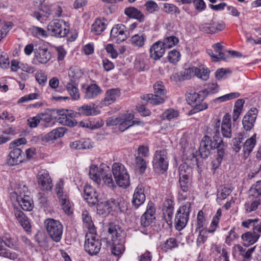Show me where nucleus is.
Segmentation results:
<instances>
[{
    "mask_svg": "<svg viewBox=\"0 0 261 261\" xmlns=\"http://www.w3.org/2000/svg\"><path fill=\"white\" fill-rule=\"evenodd\" d=\"M89 175L90 178L98 186L100 184L101 178L108 187L112 189L116 187L109 168L106 165H101L99 167L95 165H91Z\"/></svg>",
    "mask_w": 261,
    "mask_h": 261,
    "instance_id": "f257e3e1",
    "label": "nucleus"
},
{
    "mask_svg": "<svg viewBox=\"0 0 261 261\" xmlns=\"http://www.w3.org/2000/svg\"><path fill=\"white\" fill-rule=\"evenodd\" d=\"M108 232L113 241L112 253L116 256L121 255L124 251L125 248L123 241L121 239L122 230L121 228L114 224H110Z\"/></svg>",
    "mask_w": 261,
    "mask_h": 261,
    "instance_id": "f03ea898",
    "label": "nucleus"
},
{
    "mask_svg": "<svg viewBox=\"0 0 261 261\" xmlns=\"http://www.w3.org/2000/svg\"><path fill=\"white\" fill-rule=\"evenodd\" d=\"M154 94H147L141 98L151 104L158 105L164 102L166 98L165 88L162 82H156L153 85Z\"/></svg>",
    "mask_w": 261,
    "mask_h": 261,
    "instance_id": "7ed1b4c3",
    "label": "nucleus"
},
{
    "mask_svg": "<svg viewBox=\"0 0 261 261\" xmlns=\"http://www.w3.org/2000/svg\"><path fill=\"white\" fill-rule=\"evenodd\" d=\"M215 124L213 126L214 130L213 132H208V134L213 136V139L215 141V144L213 146L214 148L217 149L216 158L222 161L226 155L227 146L224 143L222 139L220 137L219 132L220 121L217 119L215 120Z\"/></svg>",
    "mask_w": 261,
    "mask_h": 261,
    "instance_id": "20e7f679",
    "label": "nucleus"
},
{
    "mask_svg": "<svg viewBox=\"0 0 261 261\" xmlns=\"http://www.w3.org/2000/svg\"><path fill=\"white\" fill-rule=\"evenodd\" d=\"M44 225L50 238L56 242H59L62 237L63 226L62 223L54 219H47Z\"/></svg>",
    "mask_w": 261,
    "mask_h": 261,
    "instance_id": "39448f33",
    "label": "nucleus"
},
{
    "mask_svg": "<svg viewBox=\"0 0 261 261\" xmlns=\"http://www.w3.org/2000/svg\"><path fill=\"white\" fill-rule=\"evenodd\" d=\"M112 172L115 181L119 187L127 188L129 186V176L124 165L119 163H115L112 167Z\"/></svg>",
    "mask_w": 261,
    "mask_h": 261,
    "instance_id": "423d86ee",
    "label": "nucleus"
},
{
    "mask_svg": "<svg viewBox=\"0 0 261 261\" xmlns=\"http://www.w3.org/2000/svg\"><path fill=\"white\" fill-rule=\"evenodd\" d=\"M152 166L156 173H163L167 170L168 159L166 150L163 149L155 151L152 160Z\"/></svg>",
    "mask_w": 261,
    "mask_h": 261,
    "instance_id": "0eeeda50",
    "label": "nucleus"
},
{
    "mask_svg": "<svg viewBox=\"0 0 261 261\" xmlns=\"http://www.w3.org/2000/svg\"><path fill=\"white\" fill-rule=\"evenodd\" d=\"M16 201L22 210L26 211L32 210L34 204L31 197L29 195V192L26 186L19 187L15 192Z\"/></svg>",
    "mask_w": 261,
    "mask_h": 261,
    "instance_id": "6e6552de",
    "label": "nucleus"
},
{
    "mask_svg": "<svg viewBox=\"0 0 261 261\" xmlns=\"http://www.w3.org/2000/svg\"><path fill=\"white\" fill-rule=\"evenodd\" d=\"M47 29L52 36L64 37L69 33V26L67 22L63 20L55 19L48 24Z\"/></svg>",
    "mask_w": 261,
    "mask_h": 261,
    "instance_id": "1a4fd4ad",
    "label": "nucleus"
},
{
    "mask_svg": "<svg viewBox=\"0 0 261 261\" xmlns=\"http://www.w3.org/2000/svg\"><path fill=\"white\" fill-rule=\"evenodd\" d=\"M101 242L95 232H89L85 236L84 248L85 251L90 255H95L99 252L101 248Z\"/></svg>",
    "mask_w": 261,
    "mask_h": 261,
    "instance_id": "9d476101",
    "label": "nucleus"
},
{
    "mask_svg": "<svg viewBox=\"0 0 261 261\" xmlns=\"http://www.w3.org/2000/svg\"><path fill=\"white\" fill-rule=\"evenodd\" d=\"M191 211V203L189 202L178 208L175 218L176 229L180 230L186 226Z\"/></svg>",
    "mask_w": 261,
    "mask_h": 261,
    "instance_id": "9b49d317",
    "label": "nucleus"
},
{
    "mask_svg": "<svg viewBox=\"0 0 261 261\" xmlns=\"http://www.w3.org/2000/svg\"><path fill=\"white\" fill-rule=\"evenodd\" d=\"M193 75L202 80L206 81L209 78L210 71L204 65H200L196 67L188 68L184 71L183 79H189Z\"/></svg>",
    "mask_w": 261,
    "mask_h": 261,
    "instance_id": "f8f14e48",
    "label": "nucleus"
},
{
    "mask_svg": "<svg viewBox=\"0 0 261 261\" xmlns=\"http://www.w3.org/2000/svg\"><path fill=\"white\" fill-rule=\"evenodd\" d=\"M217 119H215L213 122V124L212 125L211 127H210L207 130V133L208 132H213L214 130V125L215 124V120ZM218 120V119H217ZM220 121V125L221 124V133L223 137L226 138H231L232 137V129H231V115L228 114H225L223 118L222 123H221Z\"/></svg>",
    "mask_w": 261,
    "mask_h": 261,
    "instance_id": "ddd939ff",
    "label": "nucleus"
},
{
    "mask_svg": "<svg viewBox=\"0 0 261 261\" xmlns=\"http://www.w3.org/2000/svg\"><path fill=\"white\" fill-rule=\"evenodd\" d=\"M127 37L128 33L124 25L118 24L112 29L110 38L113 42L119 43L125 41Z\"/></svg>",
    "mask_w": 261,
    "mask_h": 261,
    "instance_id": "4468645a",
    "label": "nucleus"
},
{
    "mask_svg": "<svg viewBox=\"0 0 261 261\" xmlns=\"http://www.w3.org/2000/svg\"><path fill=\"white\" fill-rule=\"evenodd\" d=\"M121 92L119 88L109 89L106 91L103 99L99 103V107H108L114 103L120 96Z\"/></svg>",
    "mask_w": 261,
    "mask_h": 261,
    "instance_id": "2eb2a0df",
    "label": "nucleus"
},
{
    "mask_svg": "<svg viewBox=\"0 0 261 261\" xmlns=\"http://www.w3.org/2000/svg\"><path fill=\"white\" fill-rule=\"evenodd\" d=\"M38 185L43 191H50L53 188L52 180L48 171L42 169L39 171L37 175Z\"/></svg>",
    "mask_w": 261,
    "mask_h": 261,
    "instance_id": "dca6fc26",
    "label": "nucleus"
},
{
    "mask_svg": "<svg viewBox=\"0 0 261 261\" xmlns=\"http://www.w3.org/2000/svg\"><path fill=\"white\" fill-rule=\"evenodd\" d=\"M24 160L22 150L19 148H14L7 155L6 163L9 166H14L22 163Z\"/></svg>",
    "mask_w": 261,
    "mask_h": 261,
    "instance_id": "f3484780",
    "label": "nucleus"
},
{
    "mask_svg": "<svg viewBox=\"0 0 261 261\" xmlns=\"http://www.w3.org/2000/svg\"><path fill=\"white\" fill-rule=\"evenodd\" d=\"M225 27V24L222 21H211L208 23H201L199 25V29L201 31L206 33L214 34L223 30Z\"/></svg>",
    "mask_w": 261,
    "mask_h": 261,
    "instance_id": "a211bd4d",
    "label": "nucleus"
},
{
    "mask_svg": "<svg viewBox=\"0 0 261 261\" xmlns=\"http://www.w3.org/2000/svg\"><path fill=\"white\" fill-rule=\"evenodd\" d=\"M120 130L124 132L130 127L141 123L137 120H134V115L132 113H124L120 115Z\"/></svg>",
    "mask_w": 261,
    "mask_h": 261,
    "instance_id": "6ab92c4d",
    "label": "nucleus"
},
{
    "mask_svg": "<svg viewBox=\"0 0 261 261\" xmlns=\"http://www.w3.org/2000/svg\"><path fill=\"white\" fill-rule=\"evenodd\" d=\"M215 141L212 140L210 137L205 136L202 139L199 149L201 156L203 158H206L210 153L211 149H214Z\"/></svg>",
    "mask_w": 261,
    "mask_h": 261,
    "instance_id": "aec40b11",
    "label": "nucleus"
},
{
    "mask_svg": "<svg viewBox=\"0 0 261 261\" xmlns=\"http://www.w3.org/2000/svg\"><path fill=\"white\" fill-rule=\"evenodd\" d=\"M257 114V110L251 109L244 116L242 120L244 129L246 131L250 130L254 126Z\"/></svg>",
    "mask_w": 261,
    "mask_h": 261,
    "instance_id": "412c9836",
    "label": "nucleus"
},
{
    "mask_svg": "<svg viewBox=\"0 0 261 261\" xmlns=\"http://www.w3.org/2000/svg\"><path fill=\"white\" fill-rule=\"evenodd\" d=\"M73 114L67 110H62L59 113L58 122L64 125L70 127L74 126L76 124V120L72 116Z\"/></svg>",
    "mask_w": 261,
    "mask_h": 261,
    "instance_id": "4be33fe9",
    "label": "nucleus"
},
{
    "mask_svg": "<svg viewBox=\"0 0 261 261\" xmlns=\"http://www.w3.org/2000/svg\"><path fill=\"white\" fill-rule=\"evenodd\" d=\"M165 47L161 41L154 43L150 47V57L154 60H158L163 57L165 53Z\"/></svg>",
    "mask_w": 261,
    "mask_h": 261,
    "instance_id": "5701e85b",
    "label": "nucleus"
},
{
    "mask_svg": "<svg viewBox=\"0 0 261 261\" xmlns=\"http://www.w3.org/2000/svg\"><path fill=\"white\" fill-rule=\"evenodd\" d=\"M84 196L87 202L91 205H94L98 202V194L90 185L85 186Z\"/></svg>",
    "mask_w": 261,
    "mask_h": 261,
    "instance_id": "b1692460",
    "label": "nucleus"
},
{
    "mask_svg": "<svg viewBox=\"0 0 261 261\" xmlns=\"http://www.w3.org/2000/svg\"><path fill=\"white\" fill-rule=\"evenodd\" d=\"M63 84L65 87L72 100H78L80 99L81 95L77 85L75 82H68L64 79L63 81Z\"/></svg>",
    "mask_w": 261,
    "mask_h": 261,
    "instance_id": "393cba45",
    "label": "nucleus"
},
{
    "mask_svg": "<svg viewBox=\"0 0 261 261\" xmlns=\"http://www.w3.org/2000/svg\"><path fill=\"white\" fill-rule=\"evenodd\" d=\"M145 200V196L144 194V186L142 185H139L135 189L133 195V204L136 208H138L144 202Z\"/></svg>",
    "mask_w": 261,
    "mask_h": 261,
    "instance_id": "a878e982",
    "label": "nucleus"
},
{
    "mask_svg": "<svg viewBox=\"0 0 261 261\" xmlns=\"http://www.w3.org/2000/svg\"><path fill=\"white\" fill-rule=\"evenodd\" d=\"M37 60L41 64L46 63L51 59V54L48 49L43 46H39L35 51Z\"/></svg>",
    "mask_w": 261,
    "mask_h": 261,
    "instance_id": "bb28decb",
    "label": "nucleus"
},
{
    "mask_svg": "<svg viewBox=\"0 0 261 261\" xmlns=\"http://www.w3.org/2000/svg\"><path fill=\"white\" fill-rule=\"evenodd\" d=\"M64 127H58L42 136L43 142L47 143L63 137L65 133Z\"/></svg>",
    "mask_w": 261,
    "mask_h": 261,
    "instance_id": "cd10ccee",
    "label": "nucleus"
},
{
    "mask_svg": "<svg viewBox=\"0 0 261 261\" xmlns=\"http://www.w3.org/2000/svg\"><path fill=\"white\" fill-rule=\"evenodd\" d=\"M214 51L212 50H208L207 54L211 57L213 61H217L218 59L225 60L226 57L223 53V46L221 43H217L213 45Z\"/></svg>",
    "mask_w": 261,
    "mask_h": 261,
    "instance_id": "c85d7f7f",
    "label": "nucleus"
},
{
    "mask_svg": "<svg viewBox=\"0 0 261 261\" xmlns=\"http://www.w3.org/2000/svg\"><path fill=\"white\" fill-rule=\"evenodd\" d=\"M14 215L24 230L28 232H31V226L30 221L24 213L18 208H15Z\"/></svg>",
    "mask_w": 261,
    "mask_h": 261,
    "instance_id": "c756f323",
    "label": "nucleus"
},
{
    "mask_svg": "<svg viewBox=\"0 0 261 261\" xmlns=\"http://www.w3.org/2000/svg\"><path fill=\"white\" fill-rule=\"evenodd\" d=\"M77 110L81 115L86 116H95L100 113V111L94 104L84 105L78 108Z\"/></svg>",
    "mask_w": 261,
    "mask_h": 261,
    "instance_id": "7c9ffc66",
    "label": "nucleus"
},
{
    "mask_svg": "<svg viewBox=\"0 0 261 261\" xmlns=\"http://www.w3.org/2000/svg\"><path fill=\"white\" fill-rule=\"evenodd\" d=\"M102 92V90L99 86L96 84H91L86 88L84 97L87 99H94Z\"/></svg>",
    "mask_w": 261,
    "mask_h": 261,
    "instance_id": "2f4dec72",
    "label": "nucleus"
},
{
    "mask_svg": "<svg viewBox=\"0 0 261 261\" xmlns=\"http://www.w3.org/2000/svg\"><path fill=\"white\" fill-rule=\"evenodd\" d=\"M124 14L129 18L138 20L139 22H143L145 20V15L138 9L130 7L124 9Z\"/></svg>",
    "mask_w": 261,
    "mask_h": 261,
    "instance_id": "473e14b6",
    "label": "nucleus"
},
{
    "mask_svg": "<svg viewBox=\"0 0 261 261\" xmlns=\"http://www.w3.org/2000/svg\"><path fill=\"white\" fill-rule=\"evenodd\" d=\"M259 237V234L250 231L243 234L241 236L243 245L245 246H249L254 244Z\"/></svg>",
    "mask_w": 261,
    "mask_h": 261,
    "instance_id": "72a5a7b5",
    "label": "nucleus"
},
{
    "mask_svg": "<svg viewBox=\"0 0 261 261\" xmlns=\"http://www.w3.org/2000/svg\"><path fill=\"white\" fill-rule=\"evenodd\" d=\"M208 93V91L206 90H203L199 92L190 93L188 96V98L189 100L195 105L196 103L200 102L201 101L204 100Z\"/></svg>",
    "mask_w": 261,
    "mask_h": 261,
    "instance_id": "f704fd0d",
    "label": "nucleus"
},
{
    "mask_svg": "<svg viewBox=\"0 0 261 261\" xmlns=\"http://www.w3.org/2000/svg\"><path fill=\"white\" fill-rule=\"evenodd\" d=\"M256 135L254 134L243 144V150L245 156L248 155L255 147L256 143Z\"/></svg>",
    "mask_w": 261,
    "mask_h": 261,
    "instance_id": "c9c22d12",
    "label": "nucleus"
},
{
    "mask_svg": "<svg viewBox=\"0 0 261 261\" xmlns=\"http://www.w3.org/2000/svg\"><path fill=\"white\" fill-rule=\"evenodd\" d=\"M106 20L97 19L92 25L91 31L96 35L100 34L106 28Z\"/></svg>",
    "mask_w": 261,
    "mask_h": 261,
    "instance_id": "e433bc0d",
    "label": "nucleus"
},
{
    "mask_svg": "<svg viewBox=\"0 0 261 261\" xmlns=\"http://www.w3.org/2000/svg\"><path fill=\"white\" fill-rule=\"evenodd\" d=\"M146 39L147 36L145 34H137L131 37L130 43L135 47H142L144 46Z\"/></svg>",
    "mask_w": 261,
    "mask_h": 261,
    "instance_id": "4c0bfd02",
    "label": "nucleus"
},
{
    "mask_svg": "<svg viewBox=\"0 0 261 261\" xmlns=\"http://www.w3.org/2000/svg\"><path fill=\"white\" fill-rule=\"evenodd\" d=\"M108 201L111 211H120L122 212L125 208V202L123 200L119 199L115 200L113 198H111Z\"/></svg>",
    "mask_w": 261,
    "mask_h": 261,
    "instance_id": "58836bf2",
    "label": "nucleus"
},
{
    "mask_svg": "<svg viewBox=\"0 0 261 261\" xmlns=\"http://www.w3.org/2000/svg\"><path fill=\"white\" fill-rule=\"evenodd\" d=\"M82 219L84 226L89 230V232H95V228L91 216L87 211L82 212Z\"/></svg>",
    "mask_w": 261,
    "mask_h": 261,
    "instance_id": "ea45409f",
    "label": "nucleus"
},
{
    "mask_svg": "<svg viewBox=\"0 0 261 261\" xmlns=\"http://www.w3.org/2000/svg\"><path fill=\"white\" fill-rule=\"evenodd\" d=\"M62 208L64 213L67 215H70L73 213V203L70 201L69 196L59 200Z\"/></svg>",
    "mask_w": 261,
    "mask_h": 261,
    "instance_id": "a19ab883",
    "label": "nucleus"
},
{
    "mask_svg": "<svg viewBox=\"0 0 261 261\" xmlns=\"http://www.w3.org/2000/svg\"><path fill=\"white\" fill-rule=\"evenodd\" d=\"M247 136L244 132L238 134L237 137L232 140V149L236 152H238L242 147V141Z\"/></svg>",
    "mask_w": 261,
    "mask_h": 261,
    "instance_id": "79ce46f5",
    "label": "nucleus"
},
{
    "mask_svg": "<svg viewBox=\"0 0 261 261\" xmlns=\"http://www.w3.org/2000/svg\"><path fill=\"white\" fill-rule=\"evenodd\" d=\"M68 74V80L66 78H65V79L68 82H73L75 83L76 80L81 76L82 73L78 67L74 66L71 67L69 68Z\"/></svg>",
    "mask_w": 261,
    "mask_h": 261,
    "instance_id": "37998d69",
    "label": "nucleus"
},
{
    "mask_svg": "<svg viewBox=\"0 0 261 261\" xmlns=\"http://www.w3.org/2000/svg\"><path fill=\"white\" fill-rule=\"evenodd\" d=\"M178 246V244L176 239L174 238H170L162 244L161 248L163 251L167 252L169 250L177 247Z\"/></svg>",
    "mask_w": 261,
    "mask_h": 261,
    "instance_id": "c03bdc74",
    "label": "nucleus"
},
{
    "mask_svg": "<svg viewBox=\"0 0 261 261\" xmlns=\"http://www.w3.org/2000/svg\"><path fill=\"white\" fill-rule=\"evenodd\" d=\"M64 182L62 180H60L56 185L55 191L59 200L68 197V195L64 189Z\"/></svg>",
    "mask_w": 261,
    "mask_h": 261,
    "instance_id": "a18cd8bd",
    "label": "nucleus"
},
{
    "mask_svg": "<svg viewBox=\"0 0 261 261\" xmlns=\"http://www.w3.org/2000/svg\"><path fill=\"white\" fill-rule=\"evenodd\" d=\"M214 231L215 229L210 230L204 228L202 229L200 231L199 234L197 239L196 243L197 246H200L203 244L207 239L208 233L210 232H213Z\"/></svg>",
    "mask_w": 261,
    "mask_h": 261,
    "instance_id": "49530a36",
    "label": "nucleus"
},
{
    "mask_svg": "<svg viewBox=\"0 0 261 261\" xmlns=\"http://www.w3.org/2000/svg\"><path fill=\"white\" fill-rule=\"evenodd\" d=\"M0 256L8 258L10 259L14 260L18 257V254L13 251L5 248L3 245H0Z\"/></svg>",
    "mask_w": 261,
    "mask_h": 261,
    "instance_id": "de8ad7c7",
    "label": "nucleus"
},
{
    "mask_svg": "<svg viewBox=\"0 0 261 261\" xmlns=\"http://www.w3.org/2000/svg\"><path fill=\"white\" fill-rule=\"evenodd\" d=\"M179 42V39L174 36H171L165 38L162 43L165 48H169L175 46Z\"/></svg>",
    "mask_w": 261,
    "mask_h": 261,
    "instance_id": "09e8293b",
    "label": "nucleus"
},
{
    "mask_svg": "<svg viewBox=\"0 0 261 261\" xmlns=\"http://www.w3.org/2000/svg\"><path fill=\"white\" fill-rule=\"evenodd\" d=\"M192 168L186 163L181 164L179 167V177H190Z\"/></svg>",
    "mask_w": 261,
    "mask_h": 261,
    "instance_id": "8fccbe9b",
    "label": "nucleus"
},
{
    "mask_svg": "<svg viewBox=\"0 0 261 261\" xmlns=\"http://www.w3.org/2000/svg\"><path fill=\"white\" fill-rule=\"evenodd\" d=\"M38 115L41 125L45 127L50 126L53 118L50 114L41 113Z\"/></svg>",
    "mask_w": 261,
    "mask_h": 261,
    "instance_id": "3c124183",
    "label": "nucleus"
},
{
    "mask_svg": "<svg viewBox=\"0 0 261 261\" xmlns=\"http://www.w3.org/2000/svg\"><path fill=\"white\" fill-rule=\"evenodd\" d=\"M240 95V94L238 92H232L216 98L214 101L215 102H222L238 98Z\"/></svg>",
    "mask_w": 261,
    "mask_h": 261,
    "instance_id": "603ef678",
    "label": "nucleus"
},
{
    "mask_svg": "<svg viewBox=\"0 0 261 261\" xmlns=\"http://www.w3.org/2000/svg\"><path fill=\"white\" fill-rule=\"evenodd\" d=\"M54 5L44 4L41 6L40 11L42 12L44 17V20H46L49 16L54 15L53 7Z\"/></svg>",
    "mask_w": 261,
    "mask_h": 261,
    "instance_id": "864d4df0",
    "label": "nucleus"
},
{
    "mask_svg": "<svg viewBox=\"0 0 261 261\" xmlns=\"http://www.w3.org/2000/svg\"><path fill=\"white\" fill-rule=\"evenodd\" d=\"M135 164L136 167L139 170L141 173H144L147 167L146 162L141 156L137 155L135 158Z\"/></svg>",
    "mask_w": 261,
    "mask_h": 261,
    "instance_id": "5fc2aeb1",
    "label": "nucleus"
},
{
    "mask_svg": "<svg viewBox=\"0 0 261 261\" xmlns=\"http://www.w3.org/2000/svg\"><path fill=\"white\" fill-rule=\"evenodd\" d=\"M231 192L230 188L225 187H220L218 190L217 197V199H225Z\"/></svg>",
    "mask_w": 261,
    "mask_h": 261,
    "instance_id": "6e6d98bb",
    "label": "nucleus"
},
{
    "mask_svg": "<svg viewBox=\"0 0 261 261\" xmlns=\"http://www.w3.org/2000/svg\"><path fill=\"white\" fill-rule=\"evenodd\" d=\"M31 31L34 37L46 38L47 36L46 31L41 28L33 26L31 28Z\"/></svg>",
    "mask_w": 261,
    "mask_h": 261,
    "instance_id": "4d7b16f0",
    "label": "nucleus"
},
{
    "mask_svg": "<svg viewBox=\"0 0 261 261\" xmlns=\"http://www.w3.org/2000/svg\"><path fill=\"white\" fill-rule=\"evenodd\" d=\"M96 204H97V210L100 214H107L111 212L110 205L108 204V201L101 202L100 203L97 202Z\"/></svg>",
    "mask_w": 261,
    "mask_h": 261,
    "instance_id": "13d9d810",
    "label": "nucleus"
},
{
    "mask_svg": "<svg viewBox=\"0 0 261 261\" xmlns=\"http://www.w3.org/2000/svg\"><path fill=\"white\" fill-rule=\"evenodd\" d=\"M179 113L177 111L170 109L166 110L162 114V119L163 120L166 119L168 120H170L172 119L177 117Z\"/></svg>",
    "mask_w": 261,
    "mask_h": 261,
    "instance_id": "bf43d9fd",
    "label": "nucleus"
},
{
    "mask_svg": "<svg viewBox=\"0 0 261 261\" xmlns=\"http://www.w3.org/2000/svg\"><path fill=\"white\" fill-rule=\"evenodd\" d=\"M180 58V54L175 49L171 50L168 55L167 59L169 62L174 64L177 62Z\"/></svg>",
    "mask_w": 261,
    "mask_h": 261,
    "instance_id": "052dcab7",
    "label": "nucleus"
},
{
    "mask_svg": "<svg viewBox=\"0 0 261 261\" xmlns=\"http://www.w3.org/2000/svg\"><path fill=\"white\" fill-rule=\"evenodd\" d=\"M163 11L168 14L179 13L178 8L172 4L165 3L162 8Z\"/></svg>",
    "mask_w": 261,
    "mask_h": 261,
    "instance_id": "680f3d73",
    "label": "nucleus"
},
{
    "mask_svg": "<svg viewBox=\"0 0 261 261\" xmlns=\"http://www.w3.org/2000/svg\"><path fill=\"white\" fill-rule=\"evenodd\" d=\"M260 203L258 200H255L251 202H246L244 205L246 212L250 213L256 210Z\"/></svg>",
    "mask_w": 261,
    "mask_h": 261,
    "instance_id": "e2e57ef3",
    "label": "nucleus"
},
{
    "mask_svg": "<svg viewBox=\"0 0 261 261\" xmlns=\"http://www.w3.org/2000/svg\"><path fill=\"white\" fill-rule=\"evenodd\" d=\"M230 73L228 69L220 68L216 71L215 76L218 80H222L226 79Z\"/></svg>",
    "mask_w": 261,
    "mask_h": 261,
    "instance_id": "0e129e2a",
    "label": "nucleus"
},
{
    "mask_svg": "<svg viewBox=\"0 0 261 261\" xmlns=\"http://www.w3.org/2000/svg\"><path fill=\"white\" fill-rule=\"evenodd\" d=\"M145 6L146 11L149 13H153L159 10V7L158 4L152 1L147 2L145 4Z\"/></svg>",
    "mask_w": 261,
    "mask_h": 261,
    "instance_id": "69168bd1",
    "label": "nucleus"
},
{
    "mask_svg": "<svg viewBox=\"0 0 261 261\" xmlns=\"http://www.w3.org/2000/svg\"><path fill=\"white\" fill-rule=\"evenodd\" d=\"M238 238L237 233L234 231V228L231 229L225 238V243L231 245V243Z\"/></svg>",
    "mask_w": 261,
    "mask_h": 261,
    "instance_id": "338daca9",
    "label": "nucleus"
},
{
    "mask_svg": "<svg viewBox=\"0 0 261 261\" xmlns=\"http://www.w3.org/2000/svg\"><path fill=\"white\" fill-rule=\"evenodd\" d=\"M154 219L155 217H152L144 214L140 219L141 225L144 227H148L151 224Z\"/></svg>",
    "mask_w": 261,
    "mask_h": 261,
    "instance_id": "774afa93",
    "label": "nucleus"
}]
</instances>
